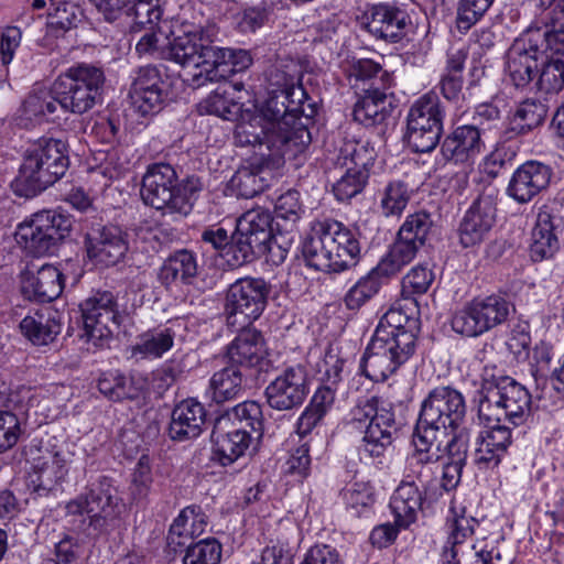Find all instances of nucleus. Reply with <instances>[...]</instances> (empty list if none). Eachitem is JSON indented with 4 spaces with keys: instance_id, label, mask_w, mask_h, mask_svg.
<instances>
[{
    "instance_id": "obj_1",
    "label": "nucleus",
    "mask_w": 564,
    "mask_h": 564,
    "mask_svg": "<svg viewBox=\"0 0 564 564\" xmlns=\"http://www.w3.org/2000/svg\"><path fill=\"white\" fill-rule=\"evenodd\" d=\"M306 91L284 73L271 74L269 98L253 112H246L235 129L237 145L259 142L261 135L275 139L278 162L283 151L302 153L311 142L308 130L301 122Z\"/></svg>"
},
{
    "instance_id": "obj_2",
    "label": "nucleus",
    "mask_w": 564,
    "mask_h": 564,
    "mask_svg": "<svg viewBox=\"0 0 564 564\" xmlns=\"http://www.w3.org/2000/svg\"><path fill=\"white\" fill-rule=\"evenodd\" d=\"M214 28L200 12L192 7H183L181 12L171 19L169 47L166 57L183 67L199 68L194 75L198 85L200 80L213 82L215 75L210 74L212 59L215 56L213 45Z\"/></svg>"
},
{
    "instance_id": "obj_3",
    "label": "nucleus",
    "mask_w": 564,
    "mask_h": 564,
    "mask_svg": "<svg viewBox=\"0 0 564 564\" xmlns=\"http://www.w3.org/2000/svg\"><path fill=\"white\" fill-rule=\"evenodd\" d=\"M344 426L362 433L358 446L361 460L384 465L398 430L391 403L376 395L359 399L345 416Z\"/></svg>"
},
{
    "instance_id": "obj_4",
    "label": "nucleus",
    "mask_w": 564,
    "mask_h": 564,
    "mask_svg": "<svg viewBox=\"0 0 564 564\" xmlns=\"http://www.w3.org/2000/svg\"><path fill=\"white\" fill-rule=\"evenodd\" d=\"M202 184L196 177L180 181L174 167L167 163L150 165L142 177L141 197L163 214L187 216Z\"/></svg>"
},
{
    "instance_id": "obj_5",
    "label": "nucleus",
    "mask_w": 564,
    "mask_h": 564,
    "mask_svg": "<svg viewBox=\"0 0 564 564\" xmlns=\"http://www.w3.org/2000/svg\"><path fill=\"white\" fill-rule=\"evenodd\" d=\"M69 164L67 145L61 139L42 137L26 149L17 177L21 195L34 196L55 184Z\"/></svg>"
},
{
    "instance_id": "obj_6",
    "label": "nucleus",
    "mask_w": 564,
    "mask_h": 564,
    "mask_svg": "<svg viewBox=\"0 0 564 564\" xmlns=\"http://www.w3.org/2000/svg\"><path fill=\"white\" fill-rule=\"evenodd\" d=\"M478 525L465 501L454 497L444 524L442 564H497L500 561V554H495L494 550H476L474 541Z\"/></svg>"
},
{
    "instance_id": "obj_7",
    "label": "nucleus",
    "mask_w": 564,
    "mask_h": 564,
    "mask_svg": "<svg viewBox=\"0 0 564 564\" xmlns=\"http://www.w3.org/2000/svg\"><path fill=\"white\" fill-rule=\"evenodd\" d=\"M76 445L64 437L34 438L26 448L29 479L34 491L46 495L66 479L75 458Z\"/></svg>"
},
{
    "instance_id": "obj_8",
    "label": "nucleus",
    "mask_w": 564,
    "mask_h": 564,
    "mask_svg": "<svg viewBox=\"0 0 564 564\" xmlns=\"http://www.w3.org/2000/svg\"><path fill=\"white\" fill-rule=\"evenodd\" d=\"M278 144L275 139L264 135H261L259 142L248 143V145L258 149L256 151L257 156L240 166L228 181L227 189L231 195L242 198H251L258 195L269 187L274 178L275 171L283 166L285 158L297 155L292 151H283L281 160L278 162L275 156V150H279ZM243 147H247V144Z\"/></svg>"
},
{
    "instance_id": "obj_9",
    "label": "nucleus",
    "mask_w": 564,
    "mask_h": 564,
    "mask_svg": "<svg viewBox=\"0 0 564 564\" xmlns=\"http://www.w3.org/2000/svg\"><path fill=\"white\" fill-rule=\"evenodd\" d=\"M104 82L105 74L101 68L78 63L58 75L53 84V91L57 94L63 110L82 115L96 105Z\"/></svg>"
},
{
    "instance_id": "obj_10",
    "label": "nucleus",
    "mask_w": 564,
    "mask_h": 564,
    "mask_svg": "<svg viewBox=\"0 0 564 564\" xmlns=\"http://www.w3.org/2000/svg\"><path fill=\"white\" fill-rule=\"evenodd\" d=\"M66 514L80 517L79 528L87 535H98L108 530L118 516L117 489L109 478L93 482L87 492L66 505Z\"/></svg>"
},
{
    "instance_id": "obj_11",
    "label": "nucleus",
    "mask_w": 564,
    "mask_h": 564,
    "mask_svg": "<svg viewBox=\"0 0 564 564\" xmlns=\"http://www.w3.org/2000/svg\"><path fill=\"white\" fill-rule=\"evenodd\" d=\"M531 410L528 389L510 377H502L490 387L479 403V417L490 423L508 422L522 425Z\"/></svg>"
},
{
    "instance_id": "obj_12",
    "label": "nucleus",
    "mask_w": 564,
    "mask_h": 564,
    "mask_svg": "<svg viewBox=\"0 0 564 564\" xmlns=\"http://www.w3.org/2000/svg\"><path fill=\"white\" fill-rule=\"evenodd\" d=\"M73 219L59 210H41L17 226L14 238L26 252L40 257L48 253L65 239Z\"/></svg>"
},
{
    "instance_id": "obj_13",
    "label": "nucleus",
    "mask_w": 564,
    "mask_h": 564,
    "mask_svg": "<svg viewBox=\"0 0 564 564\" xmlns=\"http://www.w3.org/2000/svg\"><path fill=\"white\" fill-rule=\"evenodd\" d=\"M466 413L465 399L452 387H436L422 402L414 431L437 440L455 429Z\"/></svg>"
},
{
    "instance_id": "obj_14",
    "label": "nucleus",
    "mask_w": 564,
    "mask_h": 564,
    "mask_svg": "<svg viewBox=\"0 0 564 564\" xmlns=\"http://www.w3.org/2000/svg\"><path fill=\"white\" fill-rule=\"evenodd\" d=\"M550 47L542 28L528 29L513 41L506 53L505 72L516 88L534 85L540 62Z\"/></svg>"
},
{
    "instance_id": "obj_15",
    "label": "nucleus",
    "mask_w": 564,
    "mask_h": 564,
    "mask_svg": "<svg viewBox=\"0 0 564 564\" xmlns=\"http://www.w3.org/2000/svg\"><path fill=\"white\" fill-rule=\"evenodd\" d=\"M444 112L437 95L427 93L417 98L406 116L405 140L414 152L435 149L443 132Z\"/></svg>"
},
{
    "instance_id": "obj_16",
    "label": "nucleus",
    "mask_w": 564,
    "mask_h": 564,
    "mask_svg": "<svg viewBox=\"0 0 564 564\" xmlns=\"http://www.w3.org/2000/svg\"><path fill=\"white\" fill-rule=\"evenodd\" d=\"M272 216L264 208H252L243 213L237 220L236 231L232 235L234 252L229 265L240 267L251 260L253 254H261L269 250L272 238Z\"/></svg>"
},
{
    "instance_id": "obj_17",
    "label": "nucleus",
    "mask_w": 564,
    "mask_h": 564,
    "mask_svg": "<svg viewBox=\"0 0 564 564\" xmlns=\"http://www.w3.org/2000/svg\"><path fill=\"white\" fill-rule=\"evenodd\" d=\"M512 308V303L498 294L476 297L454 314L452 328L457 334L477 337L503 324Z\"/></svg>"
},
{
    "instance_id": "obj_18",
    "label": "nucleus",
    "mask_w": 564,
    "mask_h": 564,
    "mask_svg": "<svg viewBox=\"0 0 564 564\" xmlns=\"http://www.w3.org/2000/svg\"><path fill=\"white\" fill-rule=\"evenodd\" d=\"M269 286L263 279H238L228 288L224 312L227 325L243 328L258 319L267 306Z\"/></svg>"
},
{
    "instance_id": "obj_19",
    "label": "nucleus",
    "mask_w": 564,
    "mask_h": 564,
    "mask_svg": "<svg viewBox=\"0 0 564 564\" xmlns=\"http://www.w3.org/2000/svg\"><path fill=\"white\" fill-rule=\"evenodd\" d=\"M410 340L409 336L395 341L373 335L360 360L362 373L376 382L387 380L414 355L416 345Z\"/></svg>"
},
{
    "instance_id": "obj_20",
    "label": "nucleus",
    "mask_w": 564,
    "mask_h": 564,
    "mask_svg": "<svg viewBox=\"0 0 564 564\" xmlns=\"http://www.w3.org/2000/svg\"><path fill=\"white\" fill-rule=\"evenodd\" d=\"M80 311L84 323L83 337L97 347L108 343L121 319L113 294L97 293L80 304Z\"/></svg>"
},
{
    "instance_id": "obj_21",
    "label": "nucleus",
    "mask_w": 564,
    "mask_h": 564,
    "mask_svg": "<svg viewBox=\"0 0 564 564\" xmlns=\"http://www.w3.org/2000/svg\"><path fill=\"white\" fill-rule=\"evenodd\" d=\"M310 392L305 367L293 365L283 369L265 388L268 404L278 411H288L303 404Z\"/></svg>"
},
{
    "instance_id": "obj_22",
    "label": "nucleus",
    "mask_w": 564,
    "mask_h": 564,
    "mask_svg": "<svg viewBox=\"0 0 564 564\" xmlns=\"http://www.w3.org/2000/svg\"><path fill=\"white\" fill-rule=\"evenodd\" d=\"M167 83L156 66H143L135 72L129 97L132 108L142 117L158 113L167 96Z\"/></svg>"
},
{
    "instance_id": "obj_23",
    "label": "nucleus",
    "mask_w": 564,
    "mask_h": 564,
    "mask_svg": "<svg viewBox=\"0 0 564 564\" xmlns=\"http://www.w3.org/2000/svg\"><path fill=\"white\" fill-rule=\"evenodd\" d=\"M562 228V217L550 206L543 205L539 208L529 239V256L532 261L549 260L557 253Z\"/></svg>"
},
{
    "instance_id": "obj_24",
    "label": "nucleus",
    "mask_w": 564,
    "mask_h": 564,
    "mask_svg": "<svg viewBox=\"0 0 564 564\" xmlns=\"http://www.w3.org/2000/svg\"><path fill=\"white\" fill-rule=\"evenodd\" d=\"M552 175L550 165L539 161H527L512 173L507 194L514 202L527 204L549 187Z\"/></svg>"
},
{
    "instance_id": "obj_25",
    "label": "nucleus",
    "mask_w": 564,
    "mask_h": 564,
    "mask_svg": "<svg viewBox=\"0 0 564 564\" xmlns=\"http://www.w3.org/2000/svg\"><path fill=\"white\" fill-rule=\"evenodd\" d=\"M86 251L90 260L102 265L118 263L128 251L127 235L117 226H102L86 236Z\"/></svg>"
},
{
    "instance_id": "obj_26",
    "label": "nucleus",
    "mask_w": 564,
    "mask_h": 564,
    "mask_svg": "<svg viewBox=\"0 0 564 564\" xmlns=\"http://www.w3.org/2000/svg\"><path fill=\"white\" fill-rule=\"evenodd\" d=\"M476 440L475 463L479 469H495L508 454L512 431L501 423H491Z\"/></svg>"
},
{
    "instance_id": "obj_27",
    "label": "nucleus",
    "mask_w": 564,
    "mask_h": 564,
    "mask_svg": "<svg viewBox=\"0 0 564 564\" xmlns=\"http://www.w3.org/2000/svg\"><path fill=\"white\" fill-rule=\"evenodd\" d=\"M65 286V276L54 264H43L36 271L28 270L21 276L22 294L36 302H52L59 297Z\"/></svg>"
},
{
    "instance_id": "obj_28",
    "label": "nucleus",
    "mask_w": 564,
    "mask_h": 564,
    "mask_svg": "<svg viewBox=\"0 0 564 564\" xmlns=\"http://www.w3.org/2000/svg\"><path fill=\"white\" fill-rule=\"evenodd\" d=\"M485 149L480 130L473 124L455 128L442 142L441 153L455 164H470Z\"/></svg>"
},
{
    "instance_id": "obj_29",
    "label": "nucleus",
    "mask_w": 564,
    "mask_h": 564,
    "mask_svg": "<svg viewBox=\"0 0 564 564\" xmlns=\"http://www.w3.org/2000/svg\"><path fill=\"white\" fill-rule=\"evenodd\" d=\"M409 23L410 17L404 8L395 3H378L371 7L366 26L377 39L398 42Z\"/></svg>"
},
{
    "instance_id": "obj_30",
    "label": "nucleus",
    "mask_w": 564,
    "mask_h": 564,
    "mask_svg": "<svg viewBox=\"0 0 564 564\" xmlns=\"http://www.w3.org/2000/svg\"><path fill=\"white\" fill-rule=\"evenodd\" d=\"M413 452L408 455L402 481L423 482L431 474V465L442 459V449L437 440L419 432L412 436Z\"/></svg>"
},
{
    "instance_id": "obj_31",
    "label": "nucleus",
    "mask_w": 564,
    "mask_h": 564,
    "mask_svg": "<svg viewBox=\"0 0 564 564\" xmlns=\"http://www.w3.org/2000/svg\"><path fill=\"white\" fill-rule=\"evenodd\" d=\"M496 219V207L489 197H480L467 209L459 226V241L469 248L480 243Z\"/></svg>"
},
{
    "instance_id": "obj_32",
    "label": "nucleus",
    "mask_w": 564,
    "mask_h": 564,
    "mask_svg": "<svg viewBox=\"0 0 564 564\" xmlns=\"http://www.w3.org/2000/svg\"><path fill=\"white\" fill-rule=\"evenodd\" d=\"M323 228L328 238L337 272L341 273L355 265L360 257V242L355 231L343 223L334 219H323Z\"/></svg>"
},
{
    "instance_id": "obj_33",
    "label": "nucleus",
    "mask_w": 564,
    "mask_h": 564,
    "mask_svg": "<svg viewBox=\"0 0 564 564\" xmlns=\"http://www.w3.org/2000/svg\"><path fill=\"white\" fill-rule=\"evenodd\" d=\"M205 421L204 405L194 398H187L173 409L169 435L178 442L195 438L200 435Z\"/></svg>"
},
{
    "instance_id": "obj_34",
    "label": "nucleus",
    "mask_w": 564,
    "mask_h": 564,
    "mask_svg": "<svg viewBox=\"0 0 564 564\" xmlns=\"http://www.w3.org/2000/svg\"><path fill=\"white\" fill-rule=\"evenodd\" d=\"M267 355L265 340L254 328H243L227 346V357L232 365L257 367Z\"/></svg>"
},
{
    "instance_id": "obj_35",
    "label": "nucleus",
    "mask_w": 564,
    "mask_h": 564,
    "mask_svg": "<svg viewBox=\"0 0 564 564\" xmlns=\"http://www.w3.org/2000/svg\"><path fill=\"white\" fill-rule=\"evenodd\" d=\"M322 220L314 221L302 246V253L307 267L325 272L338 273L335 256L330 249Z\"/></svg>"
},
{
    "instance_id": "obj_36",
    "label": "nucleus",
    "mask_w": 564,
    "mask_h": 564,
    "mask_svg": "<svg viewBox=\"0 0 564 564\" xmlns=\"http://www.w3.org/2000/svg\"><path fill=\"white\" fill-rule=\"evenodd\" d=\"M62 316L51 307L28 314L20 323L21 333L35 345H47L62 330Z\"/></svg>"
},
{
    "instance_id": "obj_37",
    "label": "nucleus",
    "mask_w": 564,
    "mask_h": 564,
    "mask_svg": "<svg viewBox=\"0 0 564 564\" xmlns=\"http://www.w3.org/2000/svg\"><path fill=\"white\" fill-rule=\"evenodd\" d=\"M541 95H556L564 89V46L552 44L543 55L533 85Z\"/></svg>"
},
{
    "instance_id": "obj_38",
    "label": "nucleus",
    "mask_w": 564,
    "mask_h": 564,
    "mask_svg": "<svg viewBox=\"0 0 564 564\" xmlns=\"http://www.w3.org/2000/svg\"><path fill=\"white\" fill-rule=\"evenodd\" d=\"M175 336V329L166 324L148 329L130 347L131 356L143 360L160 359L173 348Z\"/></svg>"
},
{
    "instance_id": "obj_39",
    "label": "nucleus",
    "mask_w": 564,
    "mask_h": 564,
    "mask_svg": "<svg viewBox=\"0 0 564 564\" xmlns=\"http://www.w3.org/2000/svg\"><path fill=\"white\" fill-rule=\"evenodd\" d=\"M422 502L423 495L417 484L401 481L389 502L397 527L408 529L413 524L417 519Z\"/></svg>"
},
{
    "instance_id": "obj_40",
    "label": "nucleus",
    "mask_w": 564,
    "mask_h": 564,
    "mask_svg": "<svg viewBox=\"0 0 564 564\" xmlns=\"http://www.w3.org/2000/svg\"><path fill=\"white\" fill-rule=\"evenodd\" d=\"M198 271L193 252L180 250L170 256L159 270V280L166 288H181L194 282Z\"/></svg>"
},
{
    "instance_id": "obj_41",
    "label": "nucleus",
    "mask_w": 564,
    "mask_h": 564,
    "mask_svg": "<svg viewBox=\"0 0 564 564\" xmlns=\"http://www.w3.org/2000/svg\"><path fill=\"white\" fill-rule=\"evenodd\" d=\"M376 155V150L368 140L347 134L339 141L332 160L339 167H356L369 172Z\"/></svg>"
},
{
    "instance_id": "obj_42",
    "label": "nucleus",
    "mask_w": 564,
    "mask_h": 564,
    "mask_svg": "<svg viewBox=\"0 0 564 564\" xmlns=\"http://www.w3.org/2000/svg\"><path fill=\"white\" fill-rule=\"evenodd\" d=\"M393 111L391 98L381 89H367L354 106V119L364 126L380 124Z\"/></svg>"
},
{
    "instance_id": "obj_43",
    "label": "nucleus",
    "mask_w": 564,
    "mask_h": 564,
    "mask_svg": "<svg viewBox=\"0 0 564 564\" xmlns=\"http://www.w3.org/2000/svg\"><path fill=\"white\" fill-rule=\"evenodd\" d=\"M214 454L223 466H227L243 456L251 444L250 433L237 427L223 433L219 425L213 432Z\"/></svg>"
},
{
    "instance_id": "obj_44",
    "label": "nucleus",
    "mask_w": 564,
    "mask_h": 564,
    "mask_svg": "<svg viewBox=\"0 0 564 564\" xmlns=\"http://www.w3.org/2000/svg\"><path fill=\"white\" fill-rule=\"evenodd\" d=\"M208 527V518L197 506L184 508L174 519L169 531V542L177 546L202 535Z\"/></svg>"
},
{
    "instance_id": "obj_45",
    "label": "nucleus",
    "mask_w": 564,
    "mask_h": 564,
    "mask_svg": "<svg viewBox=\"0 0 564 564\" xmlns=\"http://www.w3.org/2000/svg\"><path fill=\"white\" fill-rule=\"evenodd\" d=\"M421 248L420 245L398 235L388 253L382 257L375 268L384 279H389L412 262Z\"/></svg>"
},
{
    "instance_id": "obj_46",
    "label": "nucleus",
    "mask_w": 564,
    "mask_h": 564,
    "mask_svg": "<svg viewBox=\"0 0 564 564\" xmlns=\"http://www.w3.org/2000/svg\"><path fill=\"white\" fill-rule=\"evenodd\" d=\"M242 382L241 371L235 366H229L212 376L207 392L213 401L223 403L240 397L243 390Z\"/></svg>"
},
{
    "instance_id": "obj_47",
    "label": "nucleus",
    "mask_w": 564,
    "mask_h": 564,
    "mask_svg": "<svg viewBox=\"0 0 564 564\" xmlns=\"http://www.w3.org/2000/svg\"><path fill=\"white\" fill-rule=\"evenodd\" d=\"M544 106L534 100L521 102L509 119L505 131L507 139L523 135L540 126L545 118Z\"/></svg>"
},
{
    "instance_id": "obj_48",
    "label": "nucleus",
    "mask_w": 564,
    "mask_h": 564,
    "mask_svg": "<svg viewBox=\"0 0 564 564\" xmlns=\"http://www.w3.org/2000/svg\"><path fill=\"white\" fill-rule=\"evenodd\" d=\"M382 279H384L383 275L376 268H372L347 290L343 297L345 307L350 312L357 313L379 293L382 286Z\"/></svg>"
},
{
    "instance_id": "obj_49",
    "label": "nucleus",
    "mask_w": 564,
    "mask_h": 564,
    "mask_svg": "<svg viewBox=\"0 0 564 564\" xmlns=\"http://www.w3.org/2000/svg\"><path fill=\"white\" fill-rule=\"evenodd\" d=\"M413 324L414 321L401 308L391 307L380 318L373 335L395 341L409 336L410 345H416V336L412 329Z\"/></svg>"
},
{
    "instance_id": "obj_50",
    "label": "nucleus",
    "mask_w": 564,
    "mask_h": 564,
    "mask_svg": "<svg viewBox=\"0 0 564 564\" xmlns=\"http://www.w3.org/2000/svg\"><path fill=\"white\" fill-rule=\"evenodd\" d=\"M251 64L252 58L247 51L216 46L210 64V74L215 75L216 80L219 77H225L226 74L242 72Z\"/></svg>"
},
{
    "instance_id": "obj_51",
    "label": "nucleus",
    "mask_w": 564,
    "mask_h": 564,
    "mask_svg": "<svg viewBox=\"0 0 564 564\" xmlns=\"http://www.w3.org/2000/svg\"><path fill=\"white\" fill-rule=\"evenodd\" d=\"M242 85L234 84L217 88L204 102L207 112L224 119H231L240 111L239 102L231 97V91H240Z\"/></svg>"
},
{
    "instance_id": "obj_52",
    "label": "nucleus",
    "mask_w": 564,
    "mask_h": 564,
    "mask_svg": "<svg viewBox=\"0 0 564 564\" xmlns=\"http://www.w3.org/2000/svg\"><path fill=\"white\" fill-rule=\"evenodd\" d=\"M438 438L440 448L442 449V459L448 456L449 462L447 463V471H454L458 474L462 469V464L466 458L468 449V440L464 433H452L447 430V434L442 435Z\"/></svg>"
},
{
    "instance_id": "obj_53",
    "label": "nucleus",
    "mask_w": 564,
    "mask_h": 564,
    "mask_svg": "<svg viewBox=\"0 0 564 564\" xmlns=\"http://www.w3.org/2000/svg\"><path fill=\"white\" fill-rule=\"evenodd\" d=\"M59 107L57 94L48 90H39L30 94L23 102V115L29 119L42 120L56 112Z\"/></svg>"
},
{
    "instance_id": "obj_54",
    "label": "nucleus",
    "mask_w": 564,
    "mask_h": 564,
    "mask_svg": "<svg viewBox=\"0 0 564 564\" xmlns=\"http://www.w3.org/2000/svg\"><path fill=\"white\" fill-rule=\"evenodd\" d=\"M369 178V172L356 167H347L334 183L333 193L338 202H348L360 194Z\"/></svg>"
},
{
    "instance_id": "obj_55",
    "label": "nucleus",
    "mask_w": 564,
    "mask_h": 564,
    "mask_svg": "<svg viewBox=\"0 0 564 564\" xmlns=\"http://www.w3.org/2000/svg\"><path fill=\"white\" fill-rule=\"evenodd\" d=\"M410 200L408 186L402 182L389 183L380 195L379 208L384 217L400 216Z\"/></svg>"
},
{
    "instance_id": "obj_56",
    "label": "nucleus",
    "mask_w": 564,
    "mask_h": 564,
    "mask_svg": "<svg viewBox=\"0 0 564 564\" xmlns=\"http://www.w3.org/2000/svg\"><path fill=\"white\" fill-rule=\"evenodd\" d=\"M343 498L352 516H367L375 502L373 488L368 482H354L344 490Z\"/></svg>"
},
{
    "instance_id": "obj_57",
    "label": "nucleus",
    "mask_w": 564,
    "mask_h": 564,
    "mask_svg": "<svg viewBox=\"0 0 564 564\" xmlns=\"http://www.w3.org/2000/svg\"><path fill=\"white\" fill-rule=\"evenodd\" d=\"M434 272L423 264L413 267L402 279L401 294L403 299H415L425 294L434 282Z\"/></svg>"
},
{
    "instance_id": "obj_58",
    "label": "nucleus",
    "mask_w": 564,
    "mask_h": 564,
    "mask_svg": "<svg viewBox=\"0 0 564 564\" xmlns=\"http://www.w3.org/2000/svg\"><path fill=\"white\" fill-rule=\"evenodd\" d=\"M223 546L215 538L203 539L186 550L183 564H219Z\"/></svg>"
},
{
    "instance_id": "obj_59",
    "label": "nucleus",
    "mask_w": 564,
    "mask_h": 564,
    "mask_svg": "<svg viewBox=\"0 0 564 564\" xmlns=\"http://www.w3.org/2000/svg\"><path fill=\"white\" fill-rule=\"evenodd\" d=\"M433 220L426 212L420 210L409 214L399 228L398 235L423 247L431 231Z\"/></svg>"
},
{
    "instance_id": "obj_60",
    "label": "nucleus",
    "mask_w": 564,
    "mask_h": 564,
    "mask_svg": "<svg viewBox=\"0 0 564 564\" xmlns=\"http://www.w3.org/2000/svg\"><path fill=\"white\" fill-rule=\"evenodd\" d=\"M495 0H458L456 25L460 31H468L490 9Z\"/></svg>"
},
{
    "instance_id": "obj_61",
    "label": "nucleus",
    "mask_w": 564,
    "mask_h": 564,
    "mask_svg": "<svg viewBox=\"0 0 564 564\" xmlns=\"http://www.w3.org/2000/svg\"><path fill=\"white\" fill-rule=\"evenodd\" d=\"M288 443H292L294 446L289 448V458L285 463L286 471L305 478L310 473L311 466L308 444L305 440L295 438V436H291Z\"/></svg>"
},
{
    "instance_id": "obj_62",
    "label": "nucleus",
    "mask_w": 564,
    "mask_h": 564,
    "mask_svg": "<svg viewBox=\"0 0 564 564\" xmlns=\"http://www.w3.org/2000/svg\"><path fill=\"white\" fill-rule=\"evenodd\" d=\"M21 421L11 411L0 410V453L17 445L22 435Z\"/></svg>"
},
{
    "instance_id": "obj_63",
    "label": "nucleus",
    "mask_w": 564,
    "mask_h": 564,
    "mask_svg": "<svg viewBox=\"0 0 564 564\" xmlns=\"http://www.w3.org/2000/svg\"><path fill=\"white\" fill-rule=\"evenodd\" d=\"M185 372L183 360L171 358L163 362L153 373V383L158 391L164 392Z\"/></svg>"
},
{
    "instance_id": "obj_64",
    "label": "nucleus",
    "mask_w": 564,
    "mask_h": 564,
    "mask_svg": "<svg viewBox=\"0 0 564 564\" xmlns=\"http://www.w3.org/2000/svg\"><path fill=\"white\" fill-rule=\"evenodd\" d=\"M274 213L278 219H283L292 224L296 223L303 213L300 203V193L290 189L280 195L275 203Z\"/></svg>"
}]
</instances>
